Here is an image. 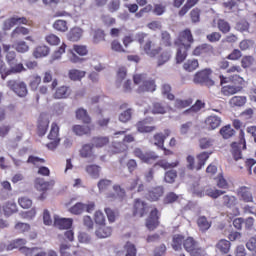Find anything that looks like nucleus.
Instances as JSON below:
<instances>
[{
    "label": "nucleus",
    "instance_id": "1",
    "mask_svg": "<svg viewBox=\"0 0 256 256\" xmlns=\"http://www.w3.org/2000/svg\"><path fill=\"white\" fill-rule=\"evenodd\" d=\"M4 52L6 54V61L8 65L10 66V69L6 72V75H11L13 73H21L22 71H25V67L22 63H19L17 60V53L15 51H9L11 49V46L4 45L3 46Z\"/></svg>",
    "mask_w": 256,
    "mask_h": 256
},
{
    "label": "nucleus",
    "instance_id": "2",
    "mask_svg": "<svg viewBox=\"0 0 256 256\" xmlns=\"http://www.w3.org/2000/svg\"><path fill=\"white\" fill-rule=\"evenodd\" d=\"M134 85L138 86L139 93L145 91H155V81L147 77V74H134L133 76Z\"/></svg>",
    "mask_w": 256,
    "mask_h": 256
},
{
    "label": "nucleus",
    "instance_id": "3",
    "mask_svg": "<svg viewBox=\"0 0 256 256\" xmlns=\"http://www.w3.org/2000/svg\"><path fill=\"white\" fill-rule=\"evenodd\" d=\"M7 87L11 89L18 97H26L28 90H27V84L23 81L19 80H9L7 82Z\"/></svg>",
    "mask_w": 256,
    "mask_h": 256
},
{
    "label": "nucleus",
    "instance_id": "4",
    "mask_svg": "<svg viewBox=\"0 0 256 256\" xmlns=\"http://www.w3.org/2000/svg\"><path fill=\"white\" fill-rule=\"evenodd\" d=\"M15 25H29V20L25 17H18L13 16L10 18H7L2 23V30L3 31H11Z\"/></svg>",
    "mask_w": 256,
    "mask_h": 256
},
{
    "label": "nucleus",
    "instance_id": "5",
    "mask_svg": "<svg viewBox=\"0 0 256 256\" xmlns=\"http://www.w3.org/2000/svg\"><path fill=\"white\" fill-rule=\"evenodd\" d=\"M194 83H200L201 85H206V87H213L215 81L211 79V70L205 69L198 72L194 76Z\"/></svg>",
    "mask_w": 256,
    "mask_h": 256
},
{
    "label": "nucleus",
    "instance_id": "6",
    "mask_svg": "<svg viewBox=\"0 0 256 256\" xmlns=\"http://www.w3.org/2000/svg\"><path fill=\"white\" fill-rule=\"evenodd\" d=\"M49 143L46 144V146L53 151L54 149H57L59 146V143L61 141V138H59V126L57 124H52L50 133L48 135Z\"/></svg>",
    "mask_w": 256,
    "mask_h": 256
},
{
    "label": "nucleus",
    "instance_id": "7",
    "mask_svg": "<svg viewBox=\"0 0 256 256\" xmlns=\"http://www.w3.org/2000/svg\"><path fill=\"white\" fill-rule=\"evenodd\" d=\"M80 157L82 159H87L90 163H93L97 159V154L95 153V146L91 143L83 144L80 151Z\"/></svg>",
    "mask_w": 256,
    "mask_h": 256
},
{
    "label": "nucleus",
    "instance_id": "8",
    "mask_svg": "<svg viewBox=\"0 0 256 256\" xmlns=\"http://www.w3.org/2000/svg\"><path fill=\"white\" fill-rule=\"evenodd\" d=\"M194 41L195 40L193 39L191 30L186 29L180 33L178 41L175 42V45H182L183 47H188V49H191V45H193Z\"/></svg>",
    "mask_w": 256,
    "mask_h": 256
},
{
    "label": "nucleus",
    "instance_id": "9",
    "mask_svg": "<svg viewBox=\"0 0 256 256\" xmlns=\"http://www.w3.org/2000/svg\"><path fill=\"white\" fill-rule=\"evenodd\" d=\"M143 51L148 55V57H157L161 52V47H157L153 40L148 39L145 44L143 45Z\"/></svg>",
    "mask_w": 256,
    "mask_h": 256
},
{
    "label": "nucleus",
    "instance_id": "10",
    "mask_svg": "<svg viewBox=\"0 0 256 256\" xmlns=\"http://www.w3.org/2000/svg\"><path fill=\"white\" fill-rule=\"evenodd\" d=\"M194 193H195V195H197V197H204L205 195H207L208 197H211L212 199H217L218 197H221V195H224L225 191L218 190L215 188H206L204 191L195 190Z\"/></svg>",
    "mask_w": 256,
    "mask_h": 256
},
{
    "label": "nucleus",
    "instance_id": "11",
    "mask_svg": "<svg viewBox=\"0 0 256 256\" xmlns=\"http://www.w3.org/2000/svg\"><path fill=\"white\" fill-rule=\"evenodd\" d=\"M237 195L240 201H244V203H253V193H251L249 188L241 186L237 189Z\"/></svg>",
    "mask_w": 256,
    "mask_h": 256
},
{
    "label": "nucleus",
    "instance_id": "12",
    "mask_svg": "<svg viewBox=\"0 0 256 256\" xmlns=\"http://www.w3.org/2000/svg\"><path fill=\"white\" fill-rule=\"evenodd\" d=\"M134 155L141 159L144 163H153L157 159V155H155L154 152H149V153H143L141 149L136 148L134 150Z\"/></svg>",
    "mask_w": 256,
    "mask_h": 256
},
{
    "label": "nucleus",
    "instance_id": "13",
    "mask_svg": "<svg viewBox=\"0 0 256 256\" xmlns=\"http://www.w3.org/2000/svg\"><path fill=\"white\" fill-rule=\"evenodd\" d=\"M55 186V182L53 180L44 181L43 178H37L35 181V188L37 191H41L45 193V191H49V189H53Z\"/></svg>",
    "mask_w": 256,
    "mask_h": 256
},
{
    "label": "nucleus",
    "instance_id": "14",
    "mask_svg": "<svg viewBox=\"0 0 256 256\" xmlns=\"http://www.w3.org/2000/svg\"><path fill=\"white\" fill-rule=\"evenodd\" d=\"M157 209L151 211L150 216L146 220V227L149 231H153L159 225V216Z\"/></svg>",
    "mask_w": 256,
    "mask_h": 256
},
{
    "label": "nucleus",
    "instance_id": "15",
    "mask_svg": "<svg viewBox=\"0 0 256 256\" xmlns=\"http://www.w3.org/2000/svg\"><path fill=\"white\" fill-rule=\"evenodd\" d=\"M147 204L139 199L134 202V215L135 217H143L147 213Z\"/></svg>",
    "mask_w": 256,
    "mask_h": 256
},
{
    "label": "nucleus",
    "instance_id": "16",
    "mask_svg": "<svg viewBox=\"0 0 256 256\" xmlns=\"http://www.w3.org/2000/svg\"><path fill=\"white\" fill-rule=\"evenodd\" d=\"M54 225L58 229H70L71 225H73V220L67 218H59V216H55Z\"/></svg>",
    "mask_w": 256,
    "mask_h": 256
},
{
    "label": "nucleus",
    "instance_id": "17",
    "mask_svg": "<svg viewBox=\"0 0 256 256\" xmlns=\"http://www.w3.org/2000/svg\"><path fill=\"white\" fill-rule=\"evenodd\" d=\"M136 129L139 133H153L157 129L155 126H149V121L142 120L136 124Z\"/></svg>",
    "mask_w": 256,
    "mask_h": 256
},
{
    "label": "nucleus",
    "instance_id": "18",
    "mask_svg": "<svg viewBox=\"0 0 256 256\" xmlns=\"http://www.w3.org/2000/svg\"><path fill=\"white\" fill-rule=\"evenodd\" d=\"M85 171L92 179H99L101 174V166L90 164L85 167Z\"/></svg>",
    "mask_w": 256,
    "mask_h": 256
},
{
    "label": "nucleus",
    "instance_id": "19",
    "mask_svg": "<svg viewBox=\"0 0 256 256\" xmlns=\"http://www.w3.org/2000/svg\"><path fill=\"white\" fill-rule=\"evenodd\" d=\"M241 147H243V144L241 143L233 142L231 144V153L234 161H243V154L241 153Z\"/></svg>",
    "mask_w": 256,
    "mask_h": 256
},
{
    "label": "nucleus",
    "instance_id": "20",
    "mask_svg": "<svg viewBox=\"0 0 256 256\" xmlns=\"http://www.w3.org/2000/svg\"><path fill=\"white\" fill-rule=\"evenodd\" d=\"M71 95V89L67 86H60L56 88L55 93L53 94L54 99H67Z\"/></svg>",
    "mask_w": 256,
    "mask_h": 256
},
{
    "label": "nucleus",
    "instance_id": "21",
    "mask_svg": "<svg viewBox=\"0 0 256 256\" xmlns=\"http://www.w3.org/2000/svg\"><path fill=\"white\" fill-rule=\"evenodd\" d=\"M206 129L213 131L221 125V118L219 116H210L205 120Z\"/></svg>",
    "mask_w": 256,
    "mask_h": 256
},
{
    "label": "nucleus",
    "instance_id": "22",
    "mask_svg": "<svg viewBox=\"0 0 256 256\" xmlns=\"http://www.w3.org/2000/svg\"><path fill=\"white\" fill-rule=\"evenodd\" d=\"M165 193V191L163 190V187L158 186L155 188H152L149 192H148V196L147 198L150 201H159L160 197H163V194Z\"/></svg>",
    "mask_w": 256,
    "mask_h": 256
},
{
    "label": "nucleus",
    "instance_id": "23",
    "mask_svg": "<svg viewBox=\"0 0 256 256\" xmlns=\"http://www.w3.org/2000/svg\"><path fill=\"white\" fill-rule=\"evenodd\" d=\"M72 131L77 137H83V135H90L91 134V126L87 125H74L72 127Z\"/></svg>",
    "mask_w": 256,
    "mask_h": 256
},
{
    "label": "nucleus",
    "instance_id": "24",
    "mask_svg": "<svg viewBox=\"0 0 256 256\" xmlns=\"http://www.w3.org/2000/svg\"><path fill=\"white\" fill-rule=\"evenodd\" d=\"M177 45V52H176V61L177 63H183L184 59H187V51L190 49L186 46H182L181 44Z\"/></svg>",
    "mask_w": 256,
    "mask_h": 256
},
{
    "label": "nucleus",
    "instance_id": "25",
    "mask_svg": "<svg viewBox=\"0 0 256 256\" xmlns=\"http://www.w3.org/2000/svg\"><path fill=\"white\" fill-rule=\"evenodd\" d=\"M50 49L48 46H37L33 51V56L35 59H41V57H47L49 55Z\"/></svg>",
    "mask_w": 256,
    "mask_h": 256
},
{
    "label": "nucleus",
    "instance_id": "26",
    "mask_svg": "<svg viewBox=\"0 0 256 256\" xmlns=\"http://www.w3.org/2000/svg\"><path fill=\"white\" fill-rule=\"evenodd\" d=\"M111 227L101 225L100 227L97 228L96 230V235L99 237V239H105L107 237H111Z\"/></svg>",
    "mask_w": 256,
    "mask_h": 256
},
{
    "label": "nucleus",
    "instance_id": "27",
    "mask_svg": "<svg viewBox=\"0 0 256 256\" xmlns=\"http://www.w3.org/2000/svg\"><path fill=\"white\" fill-rule=\"evenodd\" d=\"M109 144V137L98 136L92 138V145L96 147V149H101V147H105V145Z\"/></svg>",
    "mask_w": 256,
    "mask_h": 256
},
{
    "label": "nucleus",
    "instance_id": "28",
    "mask_svg": "<svg viewBox=\"0 0 256 256\" xmlns=\"http://www.w3.org/2000/svg\"><path fill=\"white\" fill-rule=\"evenodd\" d=\"M85 75H87V72L83 70L72 69L69 71L68 77L71 81H81Z\"/></svg>",
    "mask_w": 256,
    "mask_h": 256
},
{
    "label": "nucleus",
    "instance_id": "29",
    "mask_svg": "<svg viewBox=\"0 0 256 256\" xmlns=\"http://www.w3.org/2000/svg\"><path fill=\"white\" fill-rule=\"evenodd\" d=\"M3 213L6 217H10L13 213H17V204L15 202H7L3 205Z\"/></svg>",
    "mask_w": 256,
    "mask_h": 256
},
{
    "label": "nucleus",
    "instance_id": "30",
    "mask_svg": "<svg viewBox=\"0 0 256 256\" xmlns=\"http://www.w3.org/2000/svg\"><path fill=\"white\" fill-rule=\"evenodd\" d=\"M247 103V97L245 96H234L229 100V105L232 107H243Z\"/></svg>",
    "mask_w": 256,
    "mask_h": 256
},
{
    "label": "nucleus",
    "instance_id": "31",
    "mask_svg": "<svg viewBox=\"0 0 256 256\" xmlns=\"http://www.w3.org/2000/svg\"><path fill=\"white\" fill-rule=\"evenodd\" d=\"M25 35H29V29L23 26L16 27L11 33L12 39H19V37H23Z\"/></svg>",
    "mask_w": 256,
    "mask_h": 256
},
{
    "label": "nucleus",
    "instance_id": "32",
    "mask_svg": "<svg viewBox=\"0 0 256 256\" xmlns=\"http://www.w3.org/2000/svg\"><path fill=\"white\" fill-rule=\"evenodd\" d=\"M83 35V30L79 27H75L68 33L69 41H79Z\"/></svg>",
    "mask_w": 256,
    "mask_h": 256
},
{
    "label": "nucleus",
    "instance_id": "33",
    "mask_svg": "<svg viewBox=\"0 0 256 256\" xmlns=\"http://www.w3.org/2000/svg\"><path fill=\"white\" fill-rule=\"evenodd\" d=\"M76 118L79 119L80 121H83V123H86L87 125H89V123H91V118L89 117L87 110H85L83 108H79L76 111Z\"/></svg>",
    "mask_w": 256,
    "mask_h": 256
},
{
    "label": "nucleus",
    "instance_id": "34",
    "mask_svg": "<svg viewBox=\"0 0 256 256\" xmlns=\"http://www.w3.org/2000/svg\"><path fill=\"white\" fill-rule=\"evenodd\" d=\"M197 223L202 233H205V231H209V229L211 228V222H209L205 216L199 217Z\"/></svg>",
    "mask_w": 256,
    "mask_h": 256
},
{
    "label": "nucleus",
    "instance_id": "35",
    "mask_svg": "<svg viewBox=\"0 0 256 256\" xmlns=\"http://www.w3.org/2000/svg\"><path fill=\"white\" fill-rule=\"evenodd\" d=\"M133 116V110H131V108H128L124 111H122L119 116H118V120L121 123H129V121H131V117Z\"/></svg>",
    "mask_w": 256,
    "mask_h": 256
},
{
    "label": "nucleus",
    "instance_id": "36",
    "mask_svg": "<svg viewBox=\"0 0 256 256\" xmlns=\"http://www.w3.org/2000/svg\"><path fill=\"white\" fill-rule=\"evenodd\" d=\"M203 107H205V104L200 100H197V102L191 108L184 111V115H193V113H199Z\"/></svg>",
    "mask_w": 256,
    "mask_h": 256
},
{
    "label": "nucleus",
    "instance_id": "37",
    "mask_svg": "<svg viewBox=\"0 0 256 256\" xmlns=\"http://www.w3.org/2000/svg\"><path fill=\"white\" fill-rule=\"evenodd\" d=\"M193 104V99L188 98V99H176L174 101V107H176V109H185V107H190V105Z\"/></svg>",
    "mask_w": 256,
    "mask_h": 256
},
{
    "label": "nucleus",
    "instance_id": "38",
    "mask_svg": "<svg viewBox=\"0 0 256 256\" xmlns=\"http://www.w3.org/2000/svg\"><path fill=\"white\" fill-rule=\"evenodd\" d=\"M220 135L223 137V139H230V137L235 135V130L231 128V125H227L220 129Z\"/></svg>",
    "mask_w": 256,
    "mask_h": 256
},
{
    "label": "nucleus",
    "instance_id": "39",
    "mask_svg": "<svg viewBox=\"0 0 256 256\" xmlns=\"http://www.w3.org/2000/svg\"><path fill=\"white\" fill-rule=\"evenodd\" d=\"M199 245V243L197 241H195V239L188 237L185 241H184V249L190 253L192 250H194L197 246Z\"/></svg>",
    "mask_w": 256,
    "mask_h": 256
},
{
    "label": "nucleus",
    "instance_id": "40",
    "mask_svg": "<svg viewBox=\"0 0 256 256\" xmlns=\"http://www.w3.org/2000/svg\"><path fill=\"white\" fill-rule=\"evenodd\" d=\"M222 203L226 207H235L237 205V198L235 196L225 195L222 198Z\"/></svg>",
    "mask_w": 256,
    "mask_h": 256
},
{
    "label": "nucleus",
    "instance_id": "41",
    "mask_svg": "<svg viewBox=\"0 0 256 256\" xmlns=\"http://www.w3.org/2000/svg\"><path fill=\"white\" fill-rule=\"evenodd\" d=\"M216 247L221 253H229V249H231V242L227 240H220L217 244Z\"/></svg>",
    "mask_w": 256,
    "mask_h": 256
},
{
    "label": "nucleus",
    "instance_id": "42",
    "mask_svg": "<svg viewBox=\"0 0 256 256\" xmlns=\"http://www.w3.org/2000/svg\"><path fill=\"white\" fill-rule=\"evenodd\" d=\"M183 245V236L175 235L172 240V249L174 251H181Z\"/></svg>",
    "mask_w": 256,
    "mask_h": 256
},
{
    "label": "nucleus",
    "instance_id": "43",
    "mask_svg": "<svg viewBox=\"0 0 256 256\" xmlns=\"http://www.w3.org/2000/svg\"><path fill=\"white\" fill-rule=\"evenodd\" d=\"M152 113L154 115H165L167 113V108L163 104L156 102L153 104Z\"/></svg>",
    "mask_w": 256,
    "mask_h": 256
},
{
    "label": "nucleus",
    "instance_id": "44",
    "mask_svg": "<svg viewBox=\"0 0 256 256\" xmlns=\"http://www.w3.org/2000/svg\"><path fill=\"white\" fill-rule=\"evenodd\" d=\"M27 241L25 239L19 238L14 241H12L8 246H7V251H13V249H18V247H23Z\"/></svg>",
    "mask_w": 256,
    "mask_h": 256
},
{
    "label": "nucleus",
    "instance_id": "45",
    "mask_svg": "<svg viewBox=\"0 0 256 256\" xmlns=\"http://www.w3.org/2000/svg\"><path fill=\"white\" fill-rule=\"evenodd\" d=\"M124 251L126 252L125 256H137V248L131 242L124 245Z\"/></svg>",
    "mask_w": 256,
    "mask_h": 256
},
{
    "label": "nucleus",
    "instance_id": "46",
    "mask_svg": "<svg viewBox=\"0 0 256 256\" xmlns=\"http://www.w3.org/2000/svg\"><path fill=\"white\" fill-rule=\"evenodd\" d=\"M169 59H171V51L169 50L163 51L158 58L159 67H161V65H165V63H167Z\"/></svg>",
    "mask_w": 256,
    "mask_h": 256
},
{
    "label": "nucleus",
    "instance_id": "47",
    "mask_svg": "<svg viewBox=\"0 0 256 256\" xmlns=\"http://www.w3.org/2000/svg\"><path fill=\"white\" fill-rule=\"evenodd\" d=\"M208 51H211V45L202 44L194 49L193 55L199 56L202 55V53H208Z\"/></svg>",
    "mask_w": 256,
    "mask_h": 256
},
{
    "label": "nucleus",
    "instance_id": "48",
    "mask_svg": "<svg viewBox=\"0 0 256 256\" xmlns=\"http://www.w3.org/2000/svg\"><path fill=\"white\" fill-rule=\"evenodd\" d=\"M14 49H16L18 53H27V51H29V45H27V42L25 41H18L14 45Z\"/></svg>",
    "mask_w": 256,
    "mask_h": 256
},
{
    "label": "nucleus",
    "instance_id": "49",
    "mask_svg": "<svg viewBox=\"0 0 256 256\" xmlns=\"http://www.w3.org/2000/svg\"><path fill=\"white\" fill-rule=\"evenodd\" d=\"M162 95H164V97H167L169 101H173V99H175V95L171 93V85L169 84H163Z\"/></svg>",
    "mask_w": 256,
    "mask_h": 256
},
{
    "label": "nucleus",
    "instance_id": "50",
    "mask_svg": "<svg viewBox=\"0 0 256 256\" xmlns=\"http://www.w3.org/2000/svg\"><path fill=\"white\" fill-rule=\"evenodd\" d=\"M14 229L18 233H25L31 229V226L27 223L17 222L14 226Z\"/></svg>",
    "mask_w": 256,
    "mask_h": 256
},
{
    "label": "nucleus",
    "instance_id": "51",
    "mask_svg": "<svg viewBox=\"0 0 256 256\" xmlns=\"http://www.w3.org/2000/svg\"><path fill=\"white\" fill-rule=\"evenodd\" d=\"M209 155L210 154L208 152H202L197 156V159H198L197 171H199V169H201V167L205 165V161L209 159Z\"/></svg>",
    "mask_w": 256,
    "mask_h": 256
},
{
    "label": "nucleus",
    "instance_id": "52",
    "mask_svg": "<svg viewBox=\"0 0 256 256\" xmlns=\"http://www.w3.org/2000/svg\"><path fill=\"white\" fill-rule=\"evenodd\" d=\"M107 7L110 13H115L116 11H119V8L121 7V0H111Z\"/></svg>",
    "mask_w": 256,
    "mask_h": 256
},
{
    "label": "nucleus",
    "instance_id": "53",
    "mask_svg": "<svg viewBox=\"0 0 256 256\" xmlns=\"http://www.w3.org/2000/svg\"><path fill=\"white\" fill-rule=\"evenodd\" d=\"M197 67H199V62L197 60H188L186 63H184L185 71H195Z\"/></svg>",
    "mask_w": 256,
    "mask_h": 256
},
{
    "label": "nucleus",
    "instance_id": "54",
    "mask_svg": "<svg viewBox=\"0 0 256 256\" xmlns=\"http://www.w3.org/2000/svg\"><path fill=\"white\" fill-rule=\"evenodd\" d=\"M239 91H241V87L239 86H226L223 88L224 95H235Z\"/></svg>",
    "mask_w": 256,
    "mask_h": 256
},
{
    "label": "nucleus",
    "instance_id": "55",
    "mask_svg": "<svg viewBox=\"0 0 256 256\" xmlns=\"http://www.w3.org/2000/svg\"><path fill=\"white\" fill-rule=\"evenodd\" d=\"M54 29L65 32L69 29V27H67V22L65 20H57L54 23Z\"/></svg>",
    "mask_w": 256,
    "mask_h": 256
},
{
    "label": "nucleus",
    "instance_id": "56",
    "mask_svg": "<svg viewBox=\"0 0 256 256\" xmlns=\"http://www.w3.org/2000/svg\"><path fill=\"white\" fill-rule=\"evenodd\" d=\"M46 43L49 45H59L61 43V39L57 37L55 34H49L45 37Z\"/></svg>",
    "mask_w": 256,
    "mask_h": 256
},
{
    "label": "nucleus",
    "instance_id": "57",
    "mask_svg": "<svg viewBox=\"0 0 256 256\" xmlns=\"http://www.w3.org/2000/svg\"><path fill=\"white\" fill-rule=\"evenodd\" d=\"M218 29L222 33H229L231 31V26L229 25V23L227 21L219 20L218 21Z\"/></svg>",
    "mask_w": 256,
    "mask_h": 256
},
{
    "label": "nucleus",
    "instance_id": "58",
    "mask_svg": "<svg viewBox=\"0 0 256 256\" xmlns=\"http://www.w3.org/2000/svg\"><path fill=\"white\" fill-rule=\"evenodd\" d=\"M97 185L100 192L107 191V189L111 187V180L102 179Z\"/></svg>",
    "mask_w": 256,
    "mask_h": 256
},
{
    "label": "nucleus",
    "instance_id": "59",
    "mask_svg": "<svg viewBox=\"0 0 256 256\" xmlns=\"http://www.w3.org/2000/svg\"><path fill=\"white\" fill-rule=\"evenodd\" d=\"M20 250L22 253H25L26 256H37L39 255V249L37 248H26V247H21Z\"/></svg>",
    "mask_w": 256,
    "mask_h": 256
},
{
    "label": "nucleus",
    "instance_id": "60",
    "mask_svg": "<svg viewBox=\"0 0 256 256\" xmlns=\"http://www.w3.org/2000/svg\"><path fill=\"white\" fill-rule=\"evenodd\" d=\"M18 203L22 209H29L33 205V201L27 197L19 198Z\"/></svg>",
    "mask_w": 256,
    "mask_h": 256
},
{
    "label": "nucleus",
    "instance_id": "61",
    "mask_svg": "<svg viewBox=\"0 0 256 256\" xmlns=\"http://www.w3.org/2000/svg\"><path fill=\"white\" fill-rule=\"evenodd\" d=\"M161 42L166 47H171V35L169 34V32L164 31L161 33Z\"/></svg>",
    "mask_w": 256,
    "mask_h": 256
},
{
    "label": "nucleus",
    "instance_id": "62",
    "mask_svg": "<svg viewBox=\"0 0 256 256\" xmlns=\"http://www.w3.org/2000/svg\"><path fill=\"white\" fill-rule=\"evenodd\" d=\"M101 41H105V32L103 30H96L94 34V43H101Z\"/></svg>",
    "mask_w": 256,
    "mask_h": 256
},
{
    "label": "nucleus",
    "instance_id": "63",
    "mask_svg": "<svg viewBox=\"0 0 256 256\" xmlns=\"http://www.w3.org/2000/svg\"><path fill=\"white\" fill-rule=\"evenodd\" d=\"M213 146V140L211 138H201L200 139V147L201 149H209V147Z\"/></svg>",
    "mask_w": 256,
    "mask_h": 256
},
{
    "label": "nucleus",
    "instance_id": "64",
    "mask_svg": "<svg viewBox=\"0 0 256 256\" xmlns=\"http://www.w3.org/2000/svg\"><path fill=\"white\" fill-rule=\"evenodd\" d=\"M189 253L191 256H205V250L199 244Z\"/></svg>",
    "mask_w": 256,
    "mask_h": 256
}]
</instances>
